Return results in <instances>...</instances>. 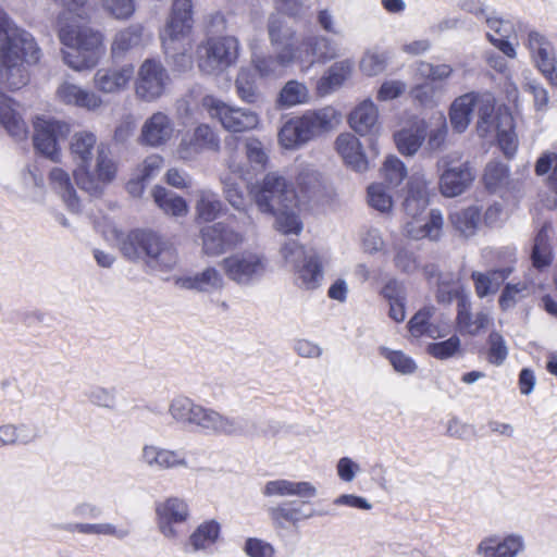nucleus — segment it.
Masks as SVG:
<instances>
[{
	"label": "nucleus",
	"mask_w": 557,
	"mask_h": 557,
	"mask_svg": "<svg viewBox=\"0 0 557 557\" xmlns=\"http://www.w3.org/2000/svg\"><path fill=\"white\" fill-rule=\"evenodd\" d=\"M41 50L27 30L18 27L8 13L0 8V87L20 89L28 82L23 61L36 64ZM0 124L14 138L26 137L27 127L20 114L12 108L11 99L0 92Z\"/></svg>",
	"instance_id": "nucleus-1"
},
{
	"label": "nucleus",
	"mask_w": 557,
	"mask_h": 557,
	"mask_svg": "<svg viewBox=\"0 0 557 557\" xmlns=\"http://www.w3.org/2000/svg\"><path fill=\"white\" fill-rule=\"evenodd\" d=\"M53 1L66 9L59 17V39L70 49L63 51V61L75 71L95 67L104 52L102 35L72 17V13L82 10L87 0Z\"/></svg>",
	"instance_id": "nucleus-2"
},
{
	"label": "nucleus",
	"mask_w": 557,
	"mask_h": 557,
	"mask_svg": "<svg viewBox=\"0 0 557 557\" xmlns=\"http://www.w3.org/2000/svg\"><path fill=\"white\" fill-rule=\"evenodd\" d=\"M96 135L90 132L76 133L71 140V153L77 164L74 171L76 185L90 196H100L103 189L116 176L117 164L111 157L108 145L97 146L95 165H92Z\"/></svg>",
	"instance_id": "nucleus-3"
},
{
	"label": "nucleus",
	"mask_w": 557,
	"mask_h": 557,
	"mask_svg": "<svg viewBox=\"0 0 557 557\" xmlns=\"http://www.w3.org/2000/svg\"><path fill=\"white\" fill-rule=\"evenodd\" d=\"M250 195L261 213L275 218L280 232L298 235L302 231L297 212L298 196L285 176L278 172L265 174L251 186Z\"/></svg>",
	"instance_id": "nucleus-4"
},
{
	"label": "nucleus",
	"mask_w": 557,
	"mask_h": 557,
	"mask_svg": "<svg viewBox=\"0 0 557 557\" xmlns=\"http://www.w3.org/2000/svg\"><path fill=\"white\" fill-rule=\"evenodd\" d=\"M121 251L129 260L141 259L152 271L169 272L178 261L175 247L151 231L131 232L122 240Z\"/></svg>",
	"instance_id": "nucleus-5"
},
{
	"label": "nucleus",
	"mask_w": 557,
	"mask_h": 557,
	"mask_svg": "<svg viewBox=\"0 0 557 557\" xmlns=\"http://www.w3.org/2000/svg\"><path fill=\"white\" fill-rule=\"evenodd\" d=\"M268 33L276 54L253 53L251 62L261 77H277L296 63L293 52L296 32L282 17L272 15L269 18Z\"/></svg>",
	"instance_id": "nucleus-6"
},
{
	"label": "nucleus",
	"mask_w": 557,
	"mask_h": 557,
	"mask_svg": "<svg viewBox=\"0 0 557 557\" xmlns=\"http://www.w3.org/2000/svg\"><path fill=\"white\" fill-rule=\"evenodd\" d=\"M191 25V0H174L170 18L161 34V40L165 54L180 60L182 66L190 63L186 52L190 49L187 37Z\"/></svg>",
	"instance_id": "nucleus-7"
},
{
	"label": "nucleus",
	"mask_w": 557,
	"mask_h": 557,
	"mask_svg": "<svg viewBox=\"0 0 557 557\" xmlns=\"http://www.w3.org/2000/svg\"><path fill=\"white\" fill-rule=\"evenodd\" d=\"M281 253L294 272V281L304 289L317 288L323 280V270L318 255L306 250L296 240L286 242Z\"/></svg>",
	"instance_id": "nucleus-8"
},
{
	"label": "nucleus",
	"mask_w": 557,
	"mask_h": 557,
	"mask_svg": "<svg viewBox=\"0 0 557 557\" xmlns=\"http://www.w3.org/2000/svg\"><path fill=\"white\" fill-rule=\"evenodd\" d=\"M440 173V190L445 197H456L465 193L475 174L469 161L462 160V153L451 151L442 156L436 162Z\"/></svg>",
	"instance_id": "nucleus-9"
},
{
	"label": "nucleus",
	"mask_w": 557,
	"mask_h": 557,
	"mask_svg": "<svg viewBox=\"0 0 557 557\" xmlns=\"http://www.w3.org/2000/svg\"><path fill=\"white\" fill-rule=\"evenodd\" d=\"M236 37L224 36L208 39L198 48V66L206 74H220L234 65L239 55Z\"/></svg>",
	"instance_id": "nucleus-10"
},
{
	"label": "nucleus",
	"mask_w": 557,
	"mask_h": 557,
	"mask_svg": "<svg viewBox=\"0 0 557 557\" xmlns=\"http://www.w3.org/2000/svg\"><path fill=\"white\" fill-rule=\"evenodd\" d=\"M202 106L230 133L249 132L260 123L259 114L253 110L226 103L213 96L203 97Z\"/></svg>",
	"instance_id": "nucleus-11"
},
{
	"label": "nucleus",
	"mask_w": 557,
	"mask_h": 557,
	"mask_svg": "<svg viewBox=\"0 0 557 557\" xmlns=\"http://www.w3.org/2000/svg\"><path fill=\"white\" fill-rule=\"evenodd\" d=\"M225 275L239 286H251L267 272V258L256 251L245 250L224 258L221 262Z\"/></svg>",
	"instance_id": "nucleus-12"
},
{
	"label": "nucleus",
	"mask_w": 557,
	"mask_h": 557,
	"mask_svg": "<svg viewBox=\"0 0 557 557\" xmlns=\"http://www.w3.org/2000/svg\"><path fill=\"white\" fill-rule=\"evenodd\" d=\"M70 133L67 123L50 116H37L34 121V146L36 150L53 162L60 160L59 139Z\"/></svg>",
	"instance_id": "nucleus-13"
},
{
	"label": "nucleus",
	"mask_w": 557,
	"mask_h": 557,
	"mask_svg": "<svg viewBox=\"0 0 557 557\" xmlns=\"http://www.w3.org/2000/svg\"><path fill=\"white\" fill-rule=\"evenodd\" d=\"M293 52L296 63L309 69L315 62H326L335 59L339 49L330 38L322 35H309L302 38L296 36V42L293 46Z\"/></svg>",
	"instance_id": "nucleus-14"
},
{
	"label": "nucleus",
	"mask_w": 557,
	"mask_h": 557,
	"mask_svg": "<svg viewBox=\"0 0 557 557\" xmlns=\"http://www.w3.org/2000/svg\"><path fill=\"white\" fill-rule=\"evenodd\" d=\"M170 82L169 74L161 62L147 59L138 70L135 83L136 96L147 102L160 98Z\"/></svg>",
	"instance_id": "nucleus-15"
},
{
	"label": "nucleus",
	"mask_w": 557,
	"mask_h": 557,
	"mask_svg": "<svg viewBox=\"0 0 557 557\" xmlns=\"http://www.w3.org/2000/svg\"><path fill=\"white\" fill-rule=\"evenodd\" d=\"M154 511L158 530L168 540H176L180 536L175 525L186 522L190 516L187 502L176 496L157 502Z\"/></svg>",
	"instance_id": "nucleus-16"
},
{
	"label": "nucleus",
	"mask_w": 557,
	"mask_h": 557,
	"mask_svg": "<svg viewBox=\"0 0 557 557\" xmlns=\"http://www.w3.org/2000/svg\"><path fill=\"white\" fill-rule=\"evenodd\" d=\"M200 235L202 251L208 256H220L244 242L242 233L222 222L203 227Z\"/></svg>",
	"instance_id": "nucleus-17"
},
{
	"label": "nucleus",
	"mask_w": 557,
	"mask_h": 557,
	"mask_svg": "<svg viewBox=\"0 0 557 557\" xmlns=\"http://www.w3.org/2000/svg\"><path fill=\"white\" fill-rule=\"evenodd\" d=\"M196 413L191 428H196L206 434L240 435L244 433V423L239 419L222 416L218 411L201 405Z\"/></svg>",
	"instance_id": "nucleus-18"
},
{
	"label": "nucleus",
	"mask_w": 557,
	"mask_h": 557,
	"mask_svg": "<svg viewBox=\"0 0 557 557\" xmlns=\"http://www.w3.org/2000/svg\"><path fill=\"white\" fill-rule=\"evenodd\" d=\"M139 460L147 468L158 471L188 468V460L184 451L154 444H145L141 447Z\"/></svg>",
	"instance_id": "nucleus-19"
},
{
	"label": "nucleus",
	"mask_w": 557,
	"mask_h": 557,
	"mask_svg": "<svg viewBox=\"0 0 557 557\" xmlns=\"http://www.w3.org/2000/svg\"><path fill=\"white\" fill-rule=\"evenodd\" d=\"M308 502L292 500L271 507L268 512L275 528L285 529L288 524L297 525L300 521L322 516L324 512L308 508Z\"/></svg>",
	"instance_id": "nucleus-20"
},
{
	"label": "nucleus",
	"mask_w": 557,
	"mask_h": 557,
	"mask_svg": "<svg viewBox=\"0 0 557 557\" xmlns=\"http://www.w3.org/2000/svg\"><path fill=\"white\" fill-rule=\"evenodd\" d=\"M176 285L184 289L197 293L213 294L221 292L225 286L222 273L214 267H208L193 275L181 276Z\"/></svg>",
	"instance_id": "nucleus-21"
},
{
	"label": "nucleus",
	"mask_w": 557,
	"mask_h": 557,
	"mask_svg": "<svg viewBox=\"0 0 557 557\" xmlns=\"http://www.w3.org/2000/svg\"><path fill=\"white\" fill-rule=\"evenodd\" d=\"M298 120L308 141L334 127L339 121V114L332 107L306 111Z\"/></svg>",
	"instance_id": "nucleus-22"
},
{
	"label": "nucleus",
	"mask_w": 557,
	"mask_h": 557,
	"mask_svg": "<svg viewBox=\"0 0 557 557\" xmlns=\"http://www.w3.org/2000/svg\"><path fill=\"white\" fill-rule=\"evenodd\" d=\"M133 76L134 66L132 64L99 69L94 76V84L99 91L115 94L124 90Z\"/></svg>",
	"instance_id": "nucleus-23"
},
{
	"label": "nucleus",
	"mask_w": 557,
	"mask_h": 557,
	"mask_svg": "<svg viewBox=\"0 0 557 557\" xmlns=\"http://www.w3.org/2000/svg\"><path fill=\"white\" fill-rule=\"evenodd\" d=\"M527 46L535 62L536 67L550 79L555 72L554 48L552 44L539 32L531 30L528 34Z\"/></svg>",
	"instance_id": "nucleus-24"
},
{
	"label": "nucleus",
	"mask_w": 557,
	"mask_h": 557,
	"mask_svg": "<svg viewBox=\"0 0 557 557\" xmlns=\"http://www.w3.org/2000/svg\"><path fill=\"white\" fill-rule=\"evenodd\" d=\"M173 134V124L162 112L153 113L143 125L140 140L151 147L164 145Z\"/></svg>",
	"instance_id": "nucleus-25"
},
{
	"label": "nucleus",
	"mask_w": 557,
	"mask_h": 557,
	"mask_svg": "<svg viewBox=\"0 0 557 557\" xmlns=\"http://www.w3.org/2000/svg\"><path fill=\"white\" fill-rule=\"evenodd\" d=\"M264 496H298L302 499L314 498L318 495V488L308 481H289L277 479L268 481L262 490Z\"/></svg>",
	"instance_id": "nucleus-26"
},
{
	"label": "nucleus",
	"mask_w": 557,
	"mask_h": 557,
	"mask_svg": "<svg viewBox=\"0 0 557 557\" xmlns=\"http://www.w3.org/2000/svg\"><path fill=\"white\" fill-rule=\"evenodd\" d=\"M61 530L83 535L110 536L123 541L131 535V529L126 525H117L111 522H70L60 527Z\"/></svg>",
	"instance_id": "nucleus-27"
},
{
	"label": "nucleus",
	"mask_w": 557,
	"mask_h": 557,
	"mask_svg": "<svg viewBox=\"0 0 557 557\" xmlns=\"http://www.w3.org/2000/svg\"><path fill=\"white\" fill-rule=\"evenodd\" d=\"M428 205L429 193L426 181L420 175L410 176L403 202L406 214L416 219L426 209Z\"/></svg>",
	"instance_id": "nucleus-28"
},
{
	"label": "nucleus",
	"mask_w": 557,
	"mask_h": 557,
	"mask_svg": "<svg viewBox=\"0 0 557 557\" xmlns=\"http://www.w3.org/2000/svg\"><path fill=\"white\" fill-rule=\"evenodd\" d=\"M487 27L498 35L499 37H495L491 33H487V38L493 46H495L499 51H502L508 58H516L517 52L513 45L510 42L509 38L513 33V24L509 20L502 18L495 14V12L486 15L485 18Z\"/></svg>",
	"instance_id": "nucleus-29"
},
{
	"label": "nucleus",
	"mask_w": 557,
	"mask_h": 557,
	"mask_svg": "<svg viewBox=\"0 0 557 557\" xmlns=\"http://www.w3.org/2000/svg\"><path fill=\"white\" fill-rule=\"evenodd\" d=\"M457 325L461 334L475 336L485 330L492 322L487 311H479L474 315L470 311V302L467 298H459L457 305Z\"/></svg>",
	"instance_id": "nucleus-30"
},
{
	"label": "nucleus",
	"mask_w": 557,
	"mask_h": 557,
	"mask_svg": "<svg viewBox=\"0 0 557 557\" xmlns=\"http://www.w3.org/2000/svg\"><path fill=\"white\" fill-rule=\"evenodd\" d=\"M379 110L371 100L361 102L349 115L350 127L361 136L375 135L379 129Z\"/></svg>",
	"instance_id": "nucleus-31"
},
{
	"label": "nucleus",
	"mask_w": 557,
	"mask_h": 557,
	"mask_svg": "<svg viewBox=\"0 0 557 557\" xmlns=\"http://www.w3.org/2000/svg\"><path fill=\"white\" fill-rule=\"evenodd\" d=\"M57 96L65 104H73L90 111L97 110L102 104V99L96 92L67 82L59 86Z\"/></svg>",
	"instance_id": "nucleus-32"
},
{
	"label": "nucleus",
	"mask_w": 557,
	"mask_h": 557,
	"mask_svg": "<svg viewBox=\"0 0 557 557\" xmlns=\"http://www.w3.org/2000/svg\"><path fill=\"white\" fill-rule=\"evenodd\" d=\"M336 150L345 161V163L358 172L368 169V161L362 151L361 144L358 138L350 134H341L335 141Z\"/></svg>",
	"instance_id": "nucleus-33"
},
{
	"label": "nucleus",
	"mask_w": 557,
	"mask_h": 557,
	"mask_svg": "<svg viewBox=\"0 0 557 557\" xmlns=\"http://www.w3.org/2000/svg\"><path fill=\"white\" fill-rule=\"evenodd\" d=\"M221 524L214 520L201 522L189 535L187 547L191 553L208 552L219 540Z\"/></svg>",
	"instance_id": "nucleus-34"
},
{
	"label": "nucleus",
	"mask_w": 557,
	"mask_h": 557,
	"mask_svg": "<svg viewBox=\"0 0 557 557\" xmlns=\"http://www.w3.org/2000/svg\"><path fill=\"white\" fill-rule=\"evenodd\" d=\"M49 183L51 188L61 196L70 211L75 213L81 211V200L67 172L61 168H53L49 173Z\"/></svg>",
	"instance_id": "nucleus-35"
},
{
	"label": "nucleus",
	"mask_w": 557,
	"mask_h": 557,
	"mask_svg": "<svg viewBox=\"0 0 557 557\" xmlns=\"http://www.w3.org/2000/svg\"><path fill=\"white\" fill-rule=\"evenodd\" d=\"M474 111L478 113L476 129L481 137H486L496 128L495 98L491 94L475 92Z\"/></svg>",
	"instance_id": "nucleus-36"
},
{
	"label": "nucleus",
	"mask_w": 557,
	"mask_h": 557,
	"mask_svg": "<svg viewBox=\"0 0 557 557\" xmlns=\"http://www.w3.org/2000/svg\"><path fill=\"white\" fill-rule=\"evenodd\" d=\"M475 92H468L456 98L449 109V120L455 132L463 133L474 112Z\"/></svg>",
	"instance_id": "nucleus-37"
},
{
	"label": "nucleus",
	"mask_w": 557,
	"mask_h": 557,
	"mask_svg": "<svg viewBox=\"0 0 557 557\" xmlns=\"http://www.w3.org/2000/svg\"><path fill=\"white\" fill-rule=\"evenodd\" d=\"M443 227V215L440 210L432 209L426 222L418 224V221L409 222L405 226L407 236L412 239L430 238L437 240Z\"/></svg>",
	"instance_id": "nucleus-38"
},
{
	"label": "nucleus",
	"mask_w": 557,
	"mask_h": 557,
	"mask_svg": "<svg viewBox=\"0 0 557 557\" xmlns=\"http://www.w3.org/2000/svg\"><path fill=\"white\" fill-rule=\"evenodd\" d=\"M143 40V27L131 25L115 34L111 45L112 57H124L128 51L139 47Z\"/></svg>",
	"instance_id": "nucleus-39"
},
{
	"label": "nucleus",
	"mask_w": 557,
	"mask_h": 557,
	"mask_svg": "<svg viewBox=\"0 0 557 557\" xmlns=\"http://www.w3.org/2000/svg\"><path fill=\"white\" fill-rule=\"evenodd\" d=\"M449 220L454 228L465 237H471L476 233L481 221V210L476 206L456 210L450 213Z\"/></svg>",
	"instance_id": "nucleus-40"
},
{
	"label": "nucleus",
	"mask_w": 557,
	"mask_h": 557,
	"mask_svg": "<svg viewBox=\"0 0 557 557\" xmlns=\"http://www.w3.org/2000/svg\"><path fill=\"white\" fill-rule=\"evenodd\" d=\"M152 197L156 205L165 214L183 216L188 211V207L184 198L164 187L156 186L152 190Z\"/></svg>",
	"instance_id": "nucleus-41"
},
{
	"label": "nucleus",
	"mask_w": 557,
	"mask_h": 557,
	"mask_svg": "<svg viewBox=\"0 0 557 557\" xmlns=\"http://www.w3.org/2000/svg\"><path fill=\"white\" fill-rule=\"evenodd\" d=\"M200 405L186 396H176L169 404V414L184 428H191Z\"/></svg>",
	"instance_id": "nucleus-42"
},
{
	"label": "nucleus",
	"mask_w": 557,
	"mask_h": 557,
	"mask_svg": "<svg viewBox=\"0 0 557 557\" xmlns=\"http://www.w3.org/2000/svg\"><path fill=\"white\" fill-rule=\"evenodd\" d=\"M426 137L423 126L404 128L394 135L396 146L401 154L413 156Z\"/></svg>",
	"instance_id": "nucleus-43"
},
{
	"label": "nucleus",
	"mask_w": 557,
	"mask_h": 557,
	"mask_svg": "<svg viewBox=\"0 0 557 557\" xmlns=\"http://www.w3.org/2000/svg\"><path fill=\"white\" fill-rule=\"evenodd\" d=\"M37 437V431L27 424H4L0 426V447L29 444Z\"/></svg>",
	"instance_id": "nucleus-44"
},
{
	"label": "nucleus",
	"mask_w": 557,
	"mask_h": 557,
	"mask_svg": "<svg viewBox=\"0 0 557 557\" xmlns=\"http://www.w3.org/2000/svg\"><path fill=\"white\" fill-rule=\"evenodd\" d=\"M548 232H553V225L545 223L534 238L531 257L536 269H543L552 262L553 253L548 243Z\"/></svg>",
	"instance_id": "nucleus-45"
},
{
	"label": "nucleus",
	"mask_w": 557,
	"mask_h": 557,
	"mask_svg": "<svg viewBox=\"0 0 557 557\" xmlns=\"http://www.w3.org/2000/svg\"><path fill=\"white\" fill-rule=\"evenodd\" d=\"M309 99V90L307 86L298 81H288L281 89L276 104L280 108H292L297 104L307 102Z\"/></svg>",
	"instance_id": "nucleus-46"
},
{
	"label": "nucleus",
	"mask_w": 557,
	"mask_h": 557,
	"mask_svg": "<svg viewBox=\"0 0 557 557\" xmlns=\"http://www.w3.org/2000/svg\"><path fill=\"white\" fill-rule=\"evenodd\" d=\"M497 141L506 157L511 158L517 150L518 139L512 129V117L510 114L499 116L496 128Z\"/></svg>",
	"instance_id": "nucleus-47"
},
{
	"label": "nucleus",
	"mask_w": 557,
	"mask_h": 557,
	"mask_svg": "<svg viewBox=\"0 0 557 557\" xmlns=\"http://www.w3.org/2000/svg\"><path fill=\"white\" fill-rule=\"evenodd\" d=\"M197 196L196 212L198 218L205 222L215 220L222 210V202L219 196L208 189L199 190Z\"/></svg>",
	"instance_id": "nucleus-48"
},
{
	"label": "nucleus",
	"mask_w": 557,
	"mask_h": 557,
	"mask_svg": "<svg viewBox=\"0 0 557 557\" xmlns=\"http://www.w3.org/2000/svg\"><path fill=\"white\" fill-rule=\"evenodd\" d=\"M235 88L238 98L247 103H255L260 98V91L256 83L255 74L248 69H240L236 81Z\"/></svg>",
	"instance_id": "nucleus-49"
},
{
	"label": "nucleus",
	"mask_w": 557,
	"mask_h": 557,
	"mask_svg": "<svg viewBox=\"0 0 557 557\" xmlns=\"http://www.w3.org/2000/svg\"><path fill=\"white\" fill-rule=\"evenodd\" d=\"M278 143L285 149H296L308 143L298 117L284 123L278 132Z\"/></svg>",
	"instance_id": "nucleus-50"
},
{
	"label": "nucleus",
	"mask_w": 557,
	"mask_h": 557,
	"mask_svg": "<svg viewBox=\"0 0 557 557\" xmlns=\"http://www.w3.org/2000/svg\"><path fill=\"white\" fill-rule=\"evenodd\" d=\"M367 199L371 208L381 213L389 212L393 208V198L383 183H373L367 189Z\"/></svg>",
	"instance_id": "nucleus-51"
},
{
	"label": "nucleus",
	"mask_w": 557,
	"mask_h": 557,
	"mask_svg": "<svg viewBox=\"0 0 557 557\" xmlns=\"http://www.w3.org/2000/svg\"><path fill=\"white\" fill-rule=\"evenodd\" d=\"M380 355L387 359L393 369L400 374H412L417 370V364L413 359L400 350H392L387 347H380Z\"/></svg>",
	"instance_id": "nucleus-52"
},
{
	"label": "nucleus",
	"mask_w": 557,
	"mask_h": 557,
	"mask_svg": "<svg viewBox=\"0 0 557 557\" xmlns=\"http://www.w3.org/2000/svg\"><path fill=\"white\" fill-rule=\"evenodd\" d=\"M535 173L537 176L550 173L547 177V184L552 191L557 193V153L544 152L535 163Z\"/></svg>",
	"instance_id": "nucleus-53"
},
{
	"label": "nucleus",
	"mask_w": 557,
	"mask_h": 557,
	"mask_svg": "<svg viewBox=\"0 0 557 557\" xmlns=\"http://www.w3.org/2000/svg\"><path fill=\"white\" fill-rule=\"evenodd\" d=\"M508 177V166L499 161H490L484 171L483 181L486 188L495 191Z\"/></svg>",
	"instance_id": "nucleus-54"
},
{
	"label": "nucleus",
	"mask_w": 557,
	"mask_h": 557,
	"mask_svg": "<svg viewBox=\"0 0 557 557\" xmlns=\"http://www.w3.org/2000/svg\"><path fill=\"white\" fill-rule=\"evenodd\" d=\"M388 55L383 51H367L360 61V70L367 76L382 73L387 65Z\"/></svg>",
	"instance_id": "nucleus-55"
},
{
	"label": "nucleus",
	"mask_w": 557,
	"mask_h": 557,
	"mask_svg": "<svg viewBox=\"0 0 557 557\" xmlns=\"http://www.w3.org/2000/svg\"><path fill=\"white\" fill-rule=\"evenodd\" d=\"M487 344L488 362L494 366L503 364L508 356V347L503 335L496 331L491 332L488 335Z\"/></svg>",
	"instance_id": "nucleus-56"
},
{
	"label": "nucleus",
	"mask_w": 557,
	"mask_h": 557,
	"mask_svg": "<svg viewBox=\"0 0 557 557\" xmlns=\"http://www.w3.org/2000/svg\"><path fill=\"white\" fill-rule=\"evenodd\" d=\"M447 134L448 127L446 121L442 119L440 125L436 126L435 128H432L426 134L428 139L424 146V151L430 156L443 151L446 147Z\"/></svg>",
	"instance_id": "nucleus-57"
},
{
	"label": "nucleus",
	"mask_w": 557,
	"mask_h": 557,
	"mask_svg": "<svg viewBox=\"0 0 557 557\" xmlns=\"http://www.w3.org/2000/svg\"><path fill=\"white\" fill-rule=\"evenodd\" d=\"M383 174L389 187H397L407 176V169L401 160L392 156L388 157L383 165Z\"/></svg>",
	"instance_id": "nucleus-58"
},
{
	"label": "nucleus",
	"mask_w": 557,
	"mask_h": 557,
	"mask_svg": "<svg viewBox=\"0 0 557 557\" xmlns=\"http://www.w3.org/2000/svg\"><path fill=\"white\" fill-rule=\"evenodd\" d=\"M352 67L354 62L348 59L334 63L324 77L325 83L330 88L339 87L350 76Z\"/></svg>",
	"instance_id": "nucleus-59"
},
{
	"label": "nucleus",
	"mask_w": 557,
	"mask_h": 557,
	"mask_svg": "<svg viewBox=\"0 0 557 557\" xmlns=\"http://www.w3.org/2000/svg\"><path fill=\"white\" fill-rule=\"evenodd\" d=\"M434 312V308L425 307L419 310L409 321L408 326L411 335L420 337L422 335L432 336L429 320Z\"/></svg>",
	"instance_id": "nucleus-60"
},
{
	"label": "nucleus",
	"mask_w": 557,
	"mask_h": 557,
	"mask_svg": "<svg viewBox=\"0 0 557 557\" xmlns=\"http://www.w3.org/2000/svg\"><path fill=\"white\" fill-rule=\"evenodd\" d=\"M296 183L302 196L310 199L320 188L319 173L310 169H305L299 172Z\"/></svg>",
	"instance_id": "nucleus-61"
},
{
	"label": "nucleus",
	"mask_w": 557,
	"mask_h": 557,
	"mask_svg": "<svg viewBox=\"0 0 557 557\" xmlns=\"http://www.w3.org/2000/svg\"><path fill=\"white\" fill-rule=\"evenodd\" d=\"M459 348L460 339L457 335H453L446 341L430 344L428 352L436 359L444 360L453 357Z\"/></svg>",
	"instance_id": "nucleus-62"
},
{
	"label": "nucleus",
	"mask_w": 557,
	"mask_h": 557,
	"mask_svg": "<svg viewBox=\"0 0 557 557\" xmlns=\"http://www.w3.org/2000/svg\"><path fill=\"white\" fill-rule=\"evenodd\" d=\"M243 550L248 557H275L276 554L271 543L259 537H248Z\"/></svg>",
	"instance_id": "nucleus-63"
},
{
	"label": "nucleus",
	"mask_w": 557,
	"mask_h": 557,
	"mask_svg": "<svg viewBox=\"0 0 557 557\" xmlns=\"http://www.w3.org/2000/svg\"><path fill=\"white\" fill-rule=\"evenodd\" d=\"M102 5L116 20H127L135 11L134 0H102Z\"/></svg>",
	"instance_id": "nucleus-64"
}]
</instances>
